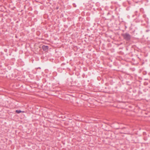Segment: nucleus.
<instances>
[{"label": "nucleus", "mask_w": 150, "mask_h": 150, "mask_svg": "<svg viewBox=\"0 0 150 150\" xmlns=\"http://www.w3.org/2000/svg\"><path fill=\"white\" fill-rule=\"evenodd\" d=\"M137 11H136L135 12V13H137Z\"/></svg>", "instance_id": "nucleus-5"}, {"label": "nucleus", "mask_w": 150, "mask_h": 150, "mask_svg": "<svg viewBox=\"0 0 150 150\" xmlns=\"http://www.w3.org/2000/svg\"><path fill=\"white\" fill-rule=\"evenodd\" d=\"M74 5H75V7L76 6V5H75V4H74Z\"/></svg>", "instance_id": "nucleus-6"}, {"label": "nucleus", "mask_w": 150, "mask_h": 150, "mask_svg": "<svg viewBox=\"0 0 150 150\" xmlns=\"http://www.w3.org/2000/svg\"><path fill=\"white\" fill-rule=\"evenodd\" d=\"M15 112L19 114V113H20L21 112H24V111H21V110H16V111Z\"/></svg>", "instance_id": "nucleus-3"}, {"label": "nucleus", "mask_w": 150, "mask_h": 150, "mask_svg": "<svg viewBox=\"0 0 150 150\" xmlns=\"http://www.w3.org/2000/svg\"><path fill=\"white\" fill-rule=\"evenodd\" d=\"M42 48L44 51H47L48 50V47L47 46L43 45L42 46Z\"/></svg>", "instance_id": "nucleus-2"}, {"label": "nucleus", "mask_w": 150, "mask_h": 150, "mask_svg": "<svg viewBox=\"0 0 150 150\" xmlns=\"http://www.w3.org/2000/svg\"><path fill=\"white\" fill-rule=\"evenodd\" d=\"M122 36L127 41H129L131 38V36L129 33H125L122 34Z\"/></svg>", "instance_id": "nucleus-1"}, {"label": "nucleus", "mask_w": 150, "mask_h": 150, "mask_svg": "<svg viewBox=\"0 0 150 150\" xmlns=\"http://www.w3.org/2000/svg\"><path fill=\"white\" fill-rule=\"evenodd\" d=\"M149 30H146V32H149Z\"/></svg>", "instance_id": "nucleus-4"}]
</instances>
